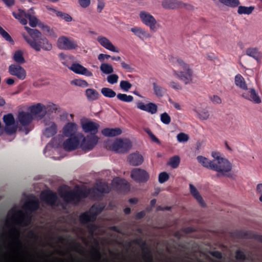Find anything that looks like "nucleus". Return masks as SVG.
<instances>
[{
	"instance_id": "obj_1",
	"label": "nucleus",
	"mask_w": 262,
	"mask_h": 262,
	"mask_svg": "<svg viewBox=\"0 0 262 262\" xmlns=\"http://www.w3.org/2000/svg\"><path fill=\"white\" fill-rule=\"evenodd\" d=\"M25 28L29 36L24 35V38L33 50L36 52H40L41 50L50 51L52 49V43L46 37H42L39 31L29 27Z\"/></svg>"
},
{
	"instance_id": "obj_2",
	"label": "nucleus",
	"mask_w": 262,
	"mask_h": 262,
	"mask_svg": "<svg viewBox=\"0 0 262 262\" xmlns=\"http://www.w3.org/2000/svg\"><path fill=\"white\" fill-rule=\"evenodd\" d=\"M90 194V190L84 189L66 191L60 193V196L68 204H78L83 199L88 197Z\"/></svg>"
},
{
	"instance_id": "obj_3",
	"label": "nucleus",
	"mask_w": 262,
	"mask_h": 262,
	"mask_svg": "<svg viewBox=\"0 0 262 262\" xmlns=\"http://www.w3.org/2000/svg\"><path fill=\"white\" fill-rule=\"evenodd\" d=\"M175 59L176 63L181 68L182 71L173 70V75L183 81L185 84L189 83L192 80V70L182 59L179 58H176Z\"/></svg>"
},
{
	"instance_id": "obj_4",
	"label": "nucleus",
	"mask_w": 262,
	"mask_h": 262,
	"mask_svg": "<svg viewBox=\"0 0 262 262\" xmlns=\"http://www.w3.org/2000/svg\"><path fill=\"white\" fill-rule=\"evenodd\" d=\"M102 205H93L89 211L81 213L79 216V221L83 225H86L90 222H94L97 216L100 214L104 209Z\"/></svg>"
},
{
	"instance_id": "obj_5",
	"label": "nucleus",
	"mask_w": 262,
	"mask_h": 262,
	"mask_svg": "<svg viewBox=\"0 0 262 262\" xmlns=\"http://www.w3.org/2000/svg\"><path fill=\"white\" fill-rule=\"evenodd\" d=\"M12 15L16 19H18L22 25H26L28 20L29 21V25L32 27H35L37 25L38 19L35 16L27 13L20 9H18L17 12H13Z\"/></svg>"
},
{
	"instance_id": "obj_6",
	"label": "nucleus",
	"mask_w": 262,
	"mask_h": 262,
	"mask_svg": "<svg viewBox=\"0 0 262 262\" xmlns=\"http://www.w3.org/2000/svg\"><path fill=\"white\" fill-rule=\"evenodd\" d=\"M12 214L10 219L12 220L17 218L18 224L23 227H26L30 225L31 221V215L30 214H24L20 210H14L11 209L8 212V215Z\"/></svg>"
},
{
	"instance_id": "obj_7",
	"label": "nucleus",
	"mask_w": 262,
	"mask_h": 262,
	"mask_svg": "<svg viewBox=\"0 0 262 262\" xmlns=\"http://www.w3.org/2000/svg\"><path fill=\"white\" fill-rule=\"evenodd\" d=\"M131 142L127 139H117L112 144V149L117 153L124 154L132 147Z\"/></svg>"
},
{
	"instance_id": "obj_8",
	"label": "nucleus",
	"mask_w": 262,
	"mask_h": 262,
	"mask_svg": "<svg viewBox=\"0 0 262 262\" xmlns=\"http://www.w3.org/2000/svg\"><path fill=\"white\" fill-rule=\"evenodd\" d=\"M130 177L136 182L145 183L148 181L149 175L146 170L136 168L131 171Z\"/></svg>"
},
{
	"instance_id": "obj_9",
	"label": "nucleus",
	"mask_w": 262,
	"mask_h": 262,
	"mask_svg": "<svg viewBox=\"0 0 262 262\" xmlns=\"http://www.w3.org/2000/svg\"><path fill=\"white\" fill-rule=\"evenodd\" d=\"M3 121L5 124V130L7 134L11 135L15 133L17 125L15 124L13 115L11 113L4 115Z\"/></svg>"
},
{
	"instance_id": "obj_10",
	"label": "nucleus",
	"mask_w": 262,
	"mask_h": 262,
	"mask_svg": "<svg viewBox=\"0 0 262 262\" xmlns=\"http://www.w3.org/2000/svg\"><path fill=\"white\" fill-rule=\"evenodd\" d=\"M231 169L232 165L231 163L225 158L219 159V161L216 162L214 161L212 166L213 170L223 174L230 171Z\"/></svg>"
},
{
	"instance_id": "obj_11",
	"label": "nucleus",
	"mask_w": 262,
	"mask_h": 262,
	"mask_svg": "<svg viewBox=\"0 0 262 262\" xmlns=\"http://www.w3.org/2000/svg\"><path fill=\"white\" fill-rule=\"evenodd\" d=\"M139 17L142 23L148 27L150 30H155L157 20L152 15L146 11H142L139 13Z\"/></svg>"
},
{
	"instance_id": "obj_12",
	"label": "nucleus",
	"mask_w": 262,
	"mask_h": 262,
	"mask_svg": "<svg viewBox=\"0 0 262 262\" xmlns=\"http://www.w3.org/2000/svg\"><path fill=\"white\" fill-rule=\"evenodd\" d=\"M57 43L58 47L62 50H70L75 49L78 47L76 41L63 36L58 38Z\"/></svg>"
},
{
	"instance_id": "obj_13",
	"label": "nucleus",
	"mask_w": 262,
	"mask_h": 262,
	"mask_svg": "<svg viewBox=\"0 0 262 262\" xmlns=\"http://www.w3.org/2000/svg\"><path fill=\"white\" fill-rule=\"evenodd\" d=\"M98 139L96 135L87 136L83 138L80 147L85 151L91 150L97 144Z\"/></svg>"
},
{
	"instance_id": "obj_14",
	"label": "nucleus",
	"mask_w": 262,
	"mask_h": 262,
	"mask_svg": "<svg viewBox=\"0 0 262 262\" xmlns=\"http://www.w3.org/2000/svg\"><path fill=\"white\" fill-rule=\"evenodd\" d=\"M17 118L20 125L24 127L25 134H28L30 129L27 127V126L33 121V116L29 113L21 111L18 113Z\"/></svg>"
},
{
	"instance_id": "obj_15",
	"label": "nucleus",
	"mask_w": 262,
	"mask_h": 262,
	"mask_svg": "<svg viewBox=\"0 0 262 262\" xmlns=\"http://www.w3.org/2000/svg\"><path fill=\"white\" fill-rule=\"evenodd\" d=\"M134 243L140 246L142 252V258L145 262H153V256L150 249L147 247L145 242L137 239Z\"/></svg>"
},
{
	"instance_id": "obj_16",
	"label": "nucleus",
	"mask_w": 262,
	"mask_h": 262,
	"mask_svg": "<svg viewBox=\"0 0 262 262\" xmlns=\"http://www.w3.org/2000/svg\"><path fill=\"white\" fill-rule=\"evenodd\" d=\"M81 125L83 132L91 135H96L100 127L99 124L88 119L81 120Z\"/></svg>"
},
{
	"instance_id": "obj_17",
	"label": "nucleus",
	"mask_w": 262,
	"mask_h": 262,
	"mask_svg": "<svg viewBox=\"0 0 262 262\" xmlns=\"http://www.w3.org/2000/svg\"><path fill=\"white\" fill-rule=\"evenodd\" d=\"M162 6L165 9L185 8L190 10L193 8L191 5L182 3L181 1H162Z\"/></svg>"
},
{
	"instance_id": "obj_18",
	"label": "nucleus",
	"mask_w": 262,
	"mask_h": 262,
	"mask_svg": "<svg viewBox=\"0 0 262 262\" xmlns=\"http://www.w3.org/2000/svg\"><path fill=\"white\" fill-rule=\"evenodd\" d=\"M41 199L47 205L51 206H57V202L58 201V197L56 194L51 191L42 192L41 194Z\"/></svg>"
},
{
	"instance_id": "obj_19",
	"label": "nucleus",
	"mask_w": 262,
	"mask_h": 262,
	"mask_svg": "<svg viewBox=\"0 0 262 262\" xmlns=\"http://www.w3.org/2000/svg\"><path fill=\"white\" fill-rule=\"evenodd\" d=\"M63 143V149L67 151H71L77 149L80 143V139L78 136L68 137Z\"/></svg>"
},
{
	"instance_id": "obj_20",
	"label": "nucleus",
	"mask_w": 262,
	"mask_h": 262,
	"mask_svg": "<svg viewBox=\"0 0 262 262\" xmlns=\"http://www.w3.org/2000/svg\"><path fill=\"white\" fill-rule=\"evenodd\" d=\"M8 72L10 75L16 76L20 80H24L26 77V72L25 70L18 64H11L9 67Z\"/></svg>"
},
{
	"instance_id": "obj_21",
	"label": "nucleus",
	"mask_w": 262,
	"mask_h": 262,
	"mask_svg": "<svg viewBox=\"0 0 262 262\" xmlns=\"http://www.w3.org/2000/svg\"><path fill=\"white\" fill-rule=\"evenodd\" d=\"M136 105L138 109L147 112L151 114H156L158 111L157 105L152 102H149L145 104L141 101H138L136 103Z\"/></svg>"
},
{
	"instance_id": "obj_22",
	"label": "nucleus",
	"mask_w": 262,
	"mask_h": 262,
	"mask_svg": "<svg viewBox=\"0 0 262 262\" xmlns=\"http://www.w3.org/2000/svg\"><path fill=\"white\" fill-rule=\"evenodd\" d=\"M77 125L74 122L67 123L63 128V134L66 137L77 136Z\"/></svg>"
},
{
	"instance_id": "obj_23",
	"label": "nucleus",
	"mask_w": 262,
	"mask_h": 262,
	"mask_svg": "<svg viewBox=\"0 0 262 262\" xmlns=\"http://www.w3.org/2000/svg\"><path fill=\"white\" fill-rule=\"evenodd\" d=\"M70 69L77 74L85 75L88 77L93 76V73L89 71L86 68L79 63H73Z\"/></svg>"
},
{
	"instance_id": "obj_24",
	"label": "nucleus",
	"mask_w": 262,
	"mask_h": 262,
	"mask_svg": "<svg viewBox=\"0 0 262 262\" xmlns=\"http://www.w3.org/2000/svg\"><path fill=\"white\" fill-rule=\"evenodd\" d=\"M113 183L115 184L117 189L120 192L126 193L129 191L130 189L129 184L124 179L117 178L114 179Z\"/></svg>"
},
{
	"instance_id": "obj_25",
	"label": "nucleus",
	"mask_w": 262,
	"mask_h": 262,
	"mask_svg": "<svg viewBox=\"0 0 262 262\" xmlns=\"http://www.w3.org/2000/svg\"><path fill=\"white\" fill-rule=\"evenodd\" d=\"M97 41L106 49L116 53L119 52L118 50L116 48V47L106 37L99 36L97 37Z\"/></svg>"
},
{
	"instance_id": "obj_26",
	"label": "nucleus",
	"mask_w": 262,
	"mask_h": 262,
	"mask_svg": "<svg viewBox=\"0 0 262 262\" xmlns=\"http://www.w3.org/2000/svg\"><path fill=\"white\" fill-rule=\"evenodd\" d=\"M129 163L132 166L140 165L143 162V157L138 152L130 154L127 158Z\"/></svg>"
},
{
	"instance_id": "obj_27",
	"label": "nucleus",
	"mask_w": 262,
	"mask_h": 262,
	"mask_svg": "<svg viewBox=\"0 0 262 262\" xmlns=\"http://www.w3.org/2000/svg\"><path fill=\"white\" fill-rule=\"evenodd\" d=\"M31 114L33 116H36L42 113L41 118H43L46 114V107L44 105L37 103L36 105L30 107Z\"/></svg>"
},
{
	"instance_id": "obj_28",
	"label": "nucleus",
	"mask_w": 262,
	"mask_h": 262,
	"mask_svg": "<svg viewBox=\"0 0 262 262\" xmlns=\"http://www.w3.org/2000/svg\"><path fill=\"white\" fill-rule=\"evenodd\" d=\"M130 30L135 35L139 37L141 40H144L145 38H148L150 37V35L148 32L145 31L144 29H142L140 27H135L131 28Z\"/></svg>"
},
{
	"instance_id": "obj_29",
	"label": "nucleus",
	"mask_w": 262,
	"mask_h": 262,
	"mask_svg": "<svg viewBox=\"0 0 262 262\" xmlns=\"http://www.w3.org/2000/svg\"><path fill=\"white\" fill-rule=\"evenodd\" d=\"M33 199L29 200L26 202L24 205V207L31 211H35L39 207V203L38 200L32 196Z\"/></svg>"
},
{
	"instance_id": "obj_30",
	"label": "nucleus",
	"mask_w": 262,
	"mask_h": 262,
	"mask_svg": "<svg viewBox=\"0 0 262 262\" xmlns=\"http://www.w3.org/2000/svg\"><path fill=\"white\" fill-rule=\"evenodd\" d=\"M101 133L105 137H112L120 135L122 130L119 128H105L101 130Z\"/></svg>"
},
{
	"instance_id": "obj_31",
	"label": "nucleus",
	"mask_w": 262,
	"mask_h": 262,
	"mask_svg": "<svg viewBox=\"0 0 262 262\" xmlns=\"http://www.w3.org/2000/svg\"><path fill=\"white\" fill-rule=\"evenodd\" d=\"M198 162L204 167L212 170V166L214 161H211L202 156H199L196 158Z\"/></svg>"
},
{
	"instance_id": "obj_32",
	"label": "nucleus",
	"mask_w": 262,
	"mask_h": 262,
	"mask_svg": "<svg viewBox=\"0 0 262 262\" xmlns=\"http://www.w3.org/2000/svg\"><path fill=\"white\" fill-rule=\"evenodd\" d=\"M235 85L243 90H248V86L244 77L239 74L235 75L234 77Z\"/></svg>"
},
{
	"instance_id": "obj_33",
	"label": "nucleus",
	"mask_w": 262,
	"mask_h": 262,
	"mask_svg": "<svg viewBox=\"0 0 262 262\" xmlns=\"http://www.w3.org/2000/svg\"><path fill=\"white\" fill-rule=\"evenodd\" d=\"M190 192L196 200L198 203L202 206H205V204L203 198L200 194L196 188L191 184H189Z\"/></svg>"
},
{
	"instance_id": "obj_34",
	"label": "nucleus",
	"mask_w": 262,
	"mask_h": 262,
	"mask_svg": "<svg viewBox=\"0 0 262 262\" xmlns=\"http://www.w3.org/2000/svg\"><path fill=\"white\" fill-rule=\"evenodd\" d=\"M85 95L90 101H94L98 99L99 93L93 89H88L85 91Z\"/></svg>"
},
{
	"instance_id": "obj_35",
	"label": "nucleus",
	"mask_w": 262,
	"mask_h": 262,
	"mask_svg": "<svg viewBox=\"0 0 262 262\" xmlns=\"http://www.w3.org/2000/svg\"><path fill=\"white\" fill-rule=\"evenodd\" d=\"M57 133V126L56 124L54 122H52L51 125L46 128L45 132L44 135L48 138H50L54 135H55Z\"/></svg>"
},
{
	"instance_id": "obj_36",
	"label": "nucleus",
	"mask_w": 262,
	"mask_h": 262,
	"mask_svg": "<svg viewBox=\"0 0 262 262\" xmlns=\"http://www.w3.org/2000/svg\"><path fill=\"white\" fill-rule=\"evenodd\" d=\"M255 7L254 6L246 7L239 6L238 7L237 13L239 14L249 15L252 13Z\"/></svg>"
},
{
	"instance_id": "obj_37",
	"label": "nucleus",
	"mask_w": 262,
	"mask_h": 262,
	"mask_svg": "<svg viewBox=\"0 0 262 262\" xmlns=\"http://www.w3.org/2000/svg\"><path fill=\"white\" fill-rule=\"evenodd\" d=\"M13 59L16 63L19 64H23L25 62V59L23 56V53L21 50H17L15 52Z\"/></svg>"
},
{
	"instance_id": "obj_38",
	"label": "nucleus",
	"mask_w": 262,
	"mask_h": 262,
	"mask_svg": "<svg viewBox=\"0 0 262 262\" xmlns=\"http://www.w3.org/2000/svg\"><path fill=\"white\" fill-rule=\"evenodd\" d=\"M100 70L105 74H111L114 72L113 66L106 63H102L100 67Z\"/></svg>"
},
{
	"instance_id": "obj_39",
	"label": "nucleus",
	"mask_w": 262,
	"mask_h": 262,
	"mask_svg": "<svg viewBox=\"0 0 262 262\" xmlns=\"http://www.w3.org/2000/svg\"><path fill=\"white\" fill-rule=\"evenodd\" d=\"M40 27L42 31L47 34L48 35L53 37H56L57 35L54 30L51 29L49 26L43 25L42 24H39L38 25Z\"/></svg>"
},
{
	"instance_id": "obj_40",
	"label": "nucleus",
	"mask_w": 262,
	"mask_h": 262,
	"mask_svg": "<svg viewBox=\"0 0 262 262\" xmlns=\"http://www.w3.org/2000/svg\"><path fill=\"white\" fill-rule=\"evenodd\" d=\"M246 55L253 58L255 59H257L259 56L258 50L256 48H249L246 50Z\"/></svg>"
},
{
	"instance_id": "obj_41",
	"label": "nucleus",
	"mask_w": 262,
	"mask_h": 262,
	"mask_svg": "<svg viewBox=\"0 0 262 262\" xmlns=\"http://www.w3.org/2000/svg\"><path fill=\"white\" fill-rule=\"evenodd\" d=\"M240 4L239 1H218L217 5L219 6H226L232 8L237 7Z\"/></svg>"
},
{
	"instance_id": "obj_42",
	"label": "nucleus",
	"mask_w": 262,
	"mask_h": 262,
	"mask_svg": "<svg viewBox=\"0 0 262 262\" xmlns=\"http://www.w3.org/2000/svg\"><path fill=\"white\" fill-rule=\"evenodd\" d=\"M0 35L7 41L13 45L14 41L9 34L0 26Z\"/></svg>"
},
{
	"instance_id": "obj_43",
	"label": "nucleus",
	"mask_w": 262,
	"mask_h": 262,
	"mask_svg": "<svg viewBox=\"0 0 262 262\" xmlns=\"http://www.w3.org/2000/svg\"><path fill=\"white\" fill-rule=\"evenodd\" d=\"M101 92L102 94L107 98H113L116 95L115 91L110 88H103L101 89Z\"/></svg>"
},
{
	"instance_id": "obj_44",
	"label": "nucleus",
	"mask_w": 262,
	"mask_h": 262,
	"mask_svg": "<svg viewBox=\"0 0 262 262\" xmlns=\"http://www.w3.org/2000/svg\"><path fill=\"white\" fill-rule=\"evenodd\" d=\"M152 85L155 94L158 97H162L164 92V89L158 85L156 82H154Z\"/></svg>"
},
{
	"instance_id": "obj_45",
	"label": "nucleus",
	"mask_w": 262,
	"mask_h": 262,
	"mask_svg": "<svg viewBox=\"0 0 262 262\" xmlns=\"http://www.w3.org/2000/svg\"><path fill=\"white\" fill-rule=\"evenodd\" d=\"M117 98L119 100L125 102H130L133 101L134 100V97L132 95H127L125 94L121 93L118 94Z\"/></svg>"
},
{
	"instance_id": "obj_46",
	"label": "nucleus",
	"mask_w": 262,
	"mask_h": 262,
	"mask_svg": "<svg viewBox=\"0 0 262 262\" xmlns=\"http://www.w3.org/2000/svg\"><path fill=\"white\" fill-rule=\"evenodd\" d=\"M250 98L249 100L253 101L255 103L259 104L261 102V99L254 89L250 90Z\"/></svg>"
},
{
	"instance_id": "obj_47",
	"label": "nucleus",
	"mask_w": 262,
	"mask_h": 262,
	"mask_svg": "<svg viewBox=\"0 0 262 262\" xmlns=\"http://www.w3.org/2000/svg\"><path fill=\"white\" fill-rule=\"evenodd\" d=\"M53 10L56 13V14L58 17L61 18L67 22H70L72 20V17L68 14L61 11H56L54 9H53Z\"/></svg>"
},
{
	"instance_id": "obj_48",
	"label": "nucleus",
	"mask_w": 262,
	"mask_h": 262,
	"mask_svg": "<svg viewBox=\"0 0 262 262\" xmlns=\"http://www.w3.org/2000/svg\"><path fill=\"white\" fill-rule=\"evenodd\" d=\"M180 163V158L178 156L172 157L170 159L169 164L173 168H177Z\"/></svg>"
},
{
	"instance_id": "obj_49",
	"label": "nucleus",
	"mask_w": 262,
	"mask_h": 262,
	"mask_svg": "<svg viewBox=\"0 0 262 262\" xmlns=\"http://www.w3.org/2000/svg\"><path fill=\"white\" fill-rule=\"evenodd\" d=\"M132 87V84L126 80H122L120 82V88L124 92H128Z\"/></svg>"
},
{
	"instance_id": "obj_50",
	"label": "nucleus",
	"mask_w": 262,
	"mask_h": 262,
	"mask_svg": "<svg viewBox=\"0 0 262 262\" xmlns=\"http://www.w3.org/2000/svg\"><path fill=\"white\" fill-rule=\"evenodd\" d=\"M71 84L83 88L87 87L89 85L88 83L85 80L81 79L73 80L71 81Z\"/></svg>"
},
{
	"instance_id": "obj_51",
	"label": "nucleus",
	"mask_w": 262,
	"mask_h": 262,
	"mask_svg": "<svg viewBox=\"0 0 262 262\" xmlns=\"http://www.w3.org/2000/svg\"><path fill=\"white\" fill-rule=\"evenodd\" d=\"M160 120L161 122L165 124H169L171 122L170 116L166 112L161 114Z\"/></svg>"
},
{
	"instance_id": "obj_52",
	"label": "nucleus",
	"mask_w": 262,
	"mask_h": 262,
	"mask_svg": "<svg viewBox=\"0 0 262 262\" xmlns=\"http://www.w3.org/2000/svg\"><path fill=\"white\" fill-rule=\"evenodd\" d=\"M118 79L119 76L115 74H111L107 77V82L111 84L117 83Z\"/></svg>"
},
{
	"instance_id": "obj_53",
	"label": "nucleus",
	"mask_w": 262,
	"mask_h": 262,
	"mask_svg": "<svg viewBox=\"0 0 262 262\" xmlns=\"http://www.w3.org/2000/svg\"><path fill=\"white\" fill-rule=\"evenodd\" d=\"M96 189L97 191L101 193H107L110 192L108 187L101 184L97 185Z\"/></svg>"
},
{
	"instance_id": "obj_54",
	"label": "nucleus",
	"mask_w": 262,
	"mask_h": 262,
	"mask_svg": "<svg viewBox=\"0 0 262 262\" xmlns=\"http://www.w3.org/2000/svg\"><path fill=\"white\" fill-rule=\"evenodd\" d=\"M235 258L238 261H244L247 259L246 255L241 250H237L236 251Z\"/></svg>"
},
{
	"instance_id": "obj_55",
	"label": "nucleus",
	"mask_w": 262,
	"mask_h": 262,
	"mask_svg": "<svg viewBox=\"0 0 262 262\" xmlns=\"http://www.w3.org/2000/svg\"><path fill=\"white\" fill-rule=\"evenodd\" d=\"M169 175L166 172H161L159 175V182L160 183H164L169 179Z\"/></svg>"
},
{
	"instance_id": "obj_56",
	"label": "nucleus",
	"mask_w": 262,
	"mask_h": 262,
	"mask_svg": "<svg viewBox=\"0 0 262 262\" xmlns=\"http://www.w3.org/2000/svg\"><path fill=\"white\" fill-rule=\"evenodd\" d=\"M177 140L179 142H187L189 139V136L183 133H179L177 136Z\"/></svg>"
},
{
	"instance_id": "obj_57",
	"label": "nucleus",
	"mask_w": 262,
	"mask_h": 262,
	"mask_svg": "<svg viewBox=\"0 0 262 262\" xmlns=\"http://www.w3.org/2000/svg\"><path fill=\"white\" fill-rule=\"evenodd\" d=\"M73 249L74 251L81 254L84 252V249L79 243H74L73 246Z\"/></svg>"
},
{
	"instance_id": "obj_58",
	"label": "nucleus",
	"mask_w": 262,
	"mask_h": 262,
	"mask_svg": "<svg viewBox=\"0 0 262 262\" xmlns=\"http://www.w3.org/2000/svg\"><path fill=\"white\" fill-rule=\"evenodd\" d=\"M48 111L51 113L56 112L59 108L58 105L52 103L47 105V107Z\"/></svg>"
},
{
	"instance_id": "obj_59",
	"label": "nucleus",
	"mask_w": 262,
	"mask_h": 262,
	"mask_svg": "<svg viewBox=\"0 0 262 262\" xmlns=\"http://www.w3.org/2000/svg\"><path fill=\"white\" fill-rule=\"evenodd\" d=\"M199 118L202 120H207L209 117L208 111L203 110L199 113Z\"/></svg>"
},
{
	"instance_id": "obj_60",
	"label": "nucleus",
	"mask_w": 262,
	"mask_h": 262,
	"mask_svg": "<svg viewBox=\"0 0 262 262\" xmlns=\"http://www.w3.org/2000/svg\"><path fill=\"white\" fill-rule=\"evenodd\" d=\"M87 229L91 235H93L95 231L97 229V226L94 224H91L87 226Z\"/></svg>"
},
{
	"instance_id": "obj_61",
	"label": "nucleus",
	"mask_w": 262,
	"mask_h": 262,
	"mask_svg": "<svg viewBox=\"0 0 262 262\" xmlns=\"http://www.w3.org/2000/svg\"><path fill=\"white\" fill-rule=\"evenodd\" d=\"M121 65L122 68L127 72H132L134 70V68L130 64L125 63L124 61H121Z\"/></svg>"
},
{
	"instance_id": "obj_62",
	"label": "nucleus",
	"mask_w": 262,
	"mask_h": 262,
	"mask_svg": "<svg viewBox=\"0 0 262 262\" xmlns=\"http://www.w3.org/2000/svg\"><path fill=\"white\" fill-rule=\"evenodd\" d=\"M111 58V56L107 54H100L98 56V59L101 62L104 63L105 59H108L109 58Z\"/></svg>"
},
{
	"instance_id": "obj_63",
	"label": "nucleus",
	"mask_w": 262,
	"mask_h": 262,
	"mask_svg": "<svg viewBox=\"0 0 262 262\" xmlns=\"http://www.w3.org/2000/svg\"><path fill=\"white\" fill-rule=\"evenodd\" d=\"M237 236L240 238H248L249 237L248 232L238 231L237 232Z\"/></svg>"
},
{
	"instance_id": "obj_64",
	"label": "nucleus",
	"mask_w": 262,
	"mask_h": 262,
	"mask_svg": "<svg viewBox=\"0 0 262 262\" xmlns=\"http://www.w3.org/2000/svg\"><path fill=\"white\" fill-rule=\"evenodd\" d=\"M169 85L173 89L179 90L182 89L181 85L177 82L171 81L169 83Z\"/></svg>"
}]
</instances>
